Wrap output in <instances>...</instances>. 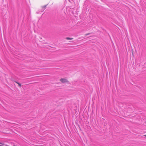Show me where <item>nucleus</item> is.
I'll use <instances>...</instances> for the list:
<instances>
[{
    "label": "nucleus",
    "instance_id": "1",
    "mask_svg": "<svg viewBox=\"0 0 146 146\" xmlns=\"http://www.w3.org/2000/svg\"><path fill=\"white\" fill-rule=\"evenodd\" d=\"M60 81L62 83H66L69 82L68 80L65 78H61L60 79Z\"/></svg>",
    "mask_w": 146,
    "mask_h": 146
},
{
    "label": "nucleus",
    "instance_id": "2",
    "mask_svg": "<svg viewBox=\"0 0 146 146\" xmlns=\"http://www.w3.org/2000/svg\"><path fill=\"white\" fill-rule=\"evenodd\" d=\"M46 5H45L41 7V8L43 9V10H44L46 7Z\"/></svg>",
    "mask_w": 146,
    "mask_h": 146
},
{
    "label": "nucleus",
    "instance_id": "3",
    "mask_svg": "<svg viewBox=\"0 0 146 146\" xmlns=\"http://www.w3.org/2000/svg\"><path fill=\"white\" fill-rule=\"evenodd\" d=\"M15 83H16L20 87H21V84H20L17 82H16V81H15Z\"/></svg>",
    "mask_w": 146,
    "mask_h": 146
},
{
    "label": "nucleus",
    "instance_id": "4",
    "mask_svg": "<svg viewBox=\"0 0 146 146\" xmlns=\"http://www.w3.org/2000/svg\"><path fill=\"white\" fill-rule=\"evenodd\" d=\"M66 39L67 40H72L73 39V38H70L69 37H66Z\"/></svg>",
    "mask_w": 146,
    "mask_h": 146
},
{
    "label": "nucleus",
    "instance_id": "5",
    "mask_svg": "<svg viewBox=\"0 0 146 146\" xmlns=\"http://www.w3.org/2000/svg\"><path fill=\"white\" fill-rule=\"evenodd\" d=\"M0 144H2L3 145H4V144L3 143H0Z\"/></svg>",
    "mask_w": 146,
    "mask_h": 146
},
{
    "label": "nucleus",
    "instance_id": "6",
    "mask_svg": "<svg viewBox=\"0 0 146 146\" xmlns=\"http://www.w3.org/2000/svg\"><path fill=\"white\" fill-rule=\"evenodd\" d=\"M144 136H145L146 137V134L145 135H144Z\"/></svg>",
    "mask_w": 146,
    "mask_h": 146
},
{
    "label": "nucleus",
    "instance_id": "7",
    "mask_svg": "<svg viewBox=\"0 0 146 146\" xmlns=\"http://www.w3.org/2000/svg\"><path fill=\"white\" fill-rule=\"evenodd\" d=\"M0 146H3V145H0Z\"/></svg>",
    "mask_w": 146,
    "mask_h": 146
},
{
    "label": "nucleus",
    "instance_id": "8",
    "mask_svg": "<svg viewBox=\"0 0 146 146\" xmlns=\"http://www.w3.org/2000/svg\"><path fill=\"white\" fill-rule=\"evenodd\" d=\"M86 35H88V34H86Z\"/></svg>",
    "mask_w": 146,
    "mask_h": 146
}]
</instances>
